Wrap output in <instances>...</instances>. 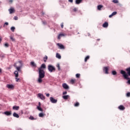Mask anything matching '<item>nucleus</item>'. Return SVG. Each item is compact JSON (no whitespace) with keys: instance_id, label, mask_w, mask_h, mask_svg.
<instances>
[{"instance_id":"nucleus-1","label":"nucleus","mask_w":130,"mask_h":130,"mask_svg":"<svg viewBox=\"0 0 130 130\" xmlns=\"http://www.w3.org/2000/svg\"><path fill=\"white\" fill-rule=\"evenodd\" d=\"M125 71L127 72V74L126 72L123 70L120 71V74L122 75L125 80H129L130 78L129 77H130V67L126 69Z\"/></svg>"},{"instance_id":"nucleus-2","label":"nucleus","mask_w":130,"mask_h":130,"mask_svg":"<svg viewBox=\"0 0 130 130\" xmlns=\"http://www.w3.org/2000/svg\"><path fill=\"white\" fill-rule=\"evenodd\" d=\"M45 77V72H44V70L39 69V78L38 80V83L40 84L42 83V79Z\"/></svg>"},{"instance_id":"nucleus-3","label":"nucleus","mask_w":130,"mask_h":130,"mask_svg":"<svg viewBox=\"0 0 130 130\" xmlns=\"http://www.w3.org/2000/svg\"><path fill=\"white\" fill-rule=\"evenodd\" d=\"M14 68H15L18 72H21V69L23 67V62L22 61H19L14 64Z\"/></svg>"},{"instance_id":"nucleus-4","label":"nucleus","mask_w":130,"mask_h":130,"mask_svg":"<svg viewBox=\"0 0 130 130\" xmlns=\"http://www.w3.org/2000/svg\"><path fill=\"white\" fill-rule=\"evenodd\" d=\"M48 70L50 73H52V72H55V68L51 65H49L48 66Z\"/></svg>"},{"instance_id":"nucleus-5","label":"nucleus","mask_w":130,"mask_h":130,"mask_svg":"<svg viewBox=\"0 0 130 130\" xmlns=\"http://www.w3.org/2000/svg\"><path fill=\"white\" fill-rule=\"evenodd\" d=\"M14 75H15L16 82H20V78H18V77H19V73L18 71H15L14 72Z\"/></svg>"},{"instance_id":"nucleus-6","label":"nucleus","mask_w":130,"mask_h":130,"mask_svg":"<svg viewBox=\"0 0 130 130\" xmlns=\"http://www.w3.org/2000/svg\"><path fill=\"white\" fill-rule=\"evenodd\" d=\"M38 97H39L40 99L42 100H44L45 99V96L43 94L41 93H38Z\"/></svg>"},{"instance_id":"nucleus-7","label":"nucleus","mask_w":130,"mask_h":130,"mask_svg":"<svg viewBox=\"0 0 130 130\" xmlns=\"http://www.w3.org/2000/svg\"><path fill=\"white\" fill-rule=\"evenodd\" d=\"M50 100L52 103H56L57 102V100L54 99L53 97H50Z\"/></svg>"},{"instance_id":"nucleus-8","label":"nucleus","mask_w":130,"mask_h":130,"mask_svg":"<svg viewBox=\"0 0 130 130\" xmlns=\"http://www.w3.org/2000/svg\"><path fill=\"white\" fill-rule=\"evenodd\" d=\"M57 46L59 47V48L60 49H64V46H63V45L61 44H59V43H57Z\"/></svg>"},{"instance_id":"nucleus-9","label":"nucleus","mask_w":130,"mask_h":130,"mask_svg":"<svg viewBox=\"0 0 130 130\" xmlns=\"http://www.w3.org/2000/svg\"><path fill=\"white\" fill-rule=\"evenodd\" d=\"M7 88H8V89H14V86L13 84H7L6 86Z\"/></svg>"},{"instance_id":"nucleus-10","label":"nucleus","mask_w":130,"mask_h":130,"mask_svg":"<svg viewBox=\"0 0 130 130\" xmlns=\"http://www.w3.org/2000/svg\"><path fill=\"white\" fill-rule=\"evenodd\" d=\"M108 70H109V68L106 67H104L103 70L104 72H105V74H109L108 73Z\"/></svg>"},{"instance_id":"nucleus-11","label":"nucleus","mask_w":130,"mask_h":130,"mask_svg":"<svg viewBox=\"0 0 130 130\" xmlns=\"http://www.w3.org/2000/svg\"><path fill=\"white\" fill-rule=\"evenodd\" d=\"M4 113L5 115H7L8 116H9V115H12V111H6Z\"/></svg>"},{"instance_id":"nucleus-12","label":"nucleus","mask_w":130,"mask_h":130,"mask_svg":"<svg viewBox=\"0 0 130 130\" xmlns=\"http://www.w3.org/2000/svg\"><path fill=\"white\" fill-rule=\"evenodd\" d=\"M118 109H120V110H124L125 109V107L122 105H120L118 107Z\"/></svg>"},{"instance_id":"nucleus-13","label":"nucleus","mask_w":130,"mask_h":130,"mask_svg":"<svg viewBox=\"0 0 130 130\" xmlns=\"http://www.w3.org/2000/svg\"><path fill=\"white\" fill-rule=\"evenodd\" d=\"M103 27L104 28H107L108 27V22H105L103 24Z\"/></svg>"},{"instance_id":"nucleus-14","label":"nucleus","mask_w":130,"mask_h":130,"mask_svg":"<svg viewBox=\"0 0 130 130\" xmlns=\"http://www.w3.org/2000/svg\"><path fill=\"white\" fill-rule=\"evenodd\" d=\"M116 14H117V12H114L112 13V14H111L110 15H109V18H112V17H113V16H115V15H116Z\"/></svg>"},{"instance_id":"nucleus-15","label":"nucleus","mask_w":130,"mask_h":130,"mask_svg":"<svg viewBox=\"0 0 130 130\" xmlns=\"http://www.w3.org/2000/svg\"><path fill=\"white\" fill-rule=\"evenodd\" d=\"M62 87L64 89H69V85H68L66 83H63L62 84Z\"/></svg>"},{"instance_id":"nucleus-16","label":"nucleus","mask_w":130,"mask_h":130,"mask_svg":"<svg viewBox=\"0 0 130 130\" xmlns=\"http://www.w3.org/2000/svg\"><path fill=\"white\" fill-rule=\"evenodd\" d=\"M13 110H18L19 109H20V107L14 106L13 107Z\"/></svg>"},{"instance_id":"nucleus-17","label":"nucleus","mask_w":130,"mask_h":130,"mask_svg":"<svg viewBox=\"0 0 130 130\" xmlns=\"http://www.w3.org/2000/svg\"><path fill=\"white\" fill-rule=\"evenodd\" d=\"M82 2H83V0H76L75 4L76 5H80Z\"/></svg>"},{"instance_id":"nucleus-18","label":"nucleus","mask_w":130,"mask_h":130,"mask_svg":"<svg viewBox=\"0 0 130 130\" xmlns=\"http://www.w3.org/2000/svg\"><path fill=\"white\" fill-rule=\"evenodd\" d=\"M13 116L14 117H16V118H19L20 117V116H19V115L16 113H14Z\"/></svg>"},{"instance_id":"nucleus-19","label":"nucleus","mask_w":130,"mask_h":130,"mask_svg":"<svg viewBox=\"0 0 130 130\" xmlns=\"http://www.w3.org/2000/svg\"><path fill=\"white\" fill-rule=\"evenodd\" d=\"M56 57L57 58H58L59 59H60V58H61V56L60 55V54H59V53H57L56 54Z\"/></svg>"},{"instance_id":"nucleus-20","label":"nucleus","mask_w":130,"mask_h":130,"mask_svg":"<svg viewBox=\"0 0 130 130\" xmlns=\"http://www.w3.org/2000/svg\"><path fill=\"white\" fill-rule=\"evenodd\" d=\"M63 99H64V100H67L70 98V95H63L62 96Z\"/></svg>"},{"instance_id":"nucleus-21","label":"nucleus","mask_w":130,"mask_h":130,"mask_svg":"<svg viewBox=\"0 0 130 130\" xmlns=\"http://www.w3.org/2000/svg\"><path fill=\"white\" fill-rule=\"evenodd\" d=\"M9 11L10 12V14H13L14 12H15V10L14 8H11L9 9Z\"/></svg>"},{"instance_id":"nucleus-22","label":"nucleus","mask_w":130,"mask_h":130,"mask_svg":"<svg viewBox=\"0 0 130 130\" xmlns=\"http://www.w3.org/2000/svg\"><path fill=\"white\" fill-rule=\"evenodd\" d=\"M39 69H41V70H42V69H46V66L45 64H42L41 67Z\"/></svg>"},{"instance_id":"nucleus-23","label":"nucleus","mask_w":130,"mask_h":130,"mask_svg":"<svg viewBox=\"0 0 130 130\" xmlns=\"http://www.w3.org/2000/svg\"><path fill=\"white\" fill-rule=\"evenodd\" d=\"M65 36L64 34H59L58 36V39H60V38H61V37Z\"/></svg>"},{"instance_id":"nucleus-24","label":"nucleus","mask_w":130,"mask_h":130,"mask_svg":"<svg viewBox=\"0 0 130 130\" xmlns=\"http://www.w3.org/2000/svg\"><path fill=\"white\" fill-rule=\"evenodd\" d=\"M102 8H103V6L100 5L98 6V10H99V11H101V9H102Z\"/></svg>"},{"instance_id":"nucleus-25","label":"nucleus","mask_w":130,"mask_h":130,"mask_svg":"<svg viewBox=\"0 0 130 130\" xmlns=\"http://www.w3.org/2000/svg\"><path fill=\"white\" fill-rule=\"evenodd\" d=\"M30 66H32L34 68H36V64L34 62H31Z\"/></svg>"},{"instance_id":"nucleus-26","label":"nucleus","mask_w":130,"mask_h":130,"mask_svg":"<svg viewBox=\"0 0 130 130\" xmlns=\"http://www.w3.org/2000/svg\"><path fill=\"white\" fill-rule=\"evenodd\" d=\"M48 57H47V56H45L44 58H43V60L44 61V62H46V61L47 60Z\"/></svg>"},{"instance_id":"nucleus-27","label":"nucleus","mask_w":130,"mask_h":130,"mask_svg":"<svg viewBox=\"0 0 130 130\" xmlns=\"http://www.w3.org/2000/svg\"><path fill=\"white\" fill-rule=\"evenodd\" d=\"M70 83L71 84H75V83H76V79H71Z\"/></svg>"},{"instance_id":"nucleus-28","label":"nucleus","mask_w":130,"mask_h":130,"mask_svg":"<svg viewBox=\"0 0 130 130\" xmlns=\"http://www.w3.org/2000/svg\"><path fill=\"white\" fill-rule=\"evenodd\" d=\"M90 58V56H87L84 59V61L85 62H87V61L88 60V59H89Z\"/></svg>"},{"instance_id":"nucleus-29","label":"nucleus","mask_w":130,"mask_h":130,"mask_svg":"<svg viewBox=\"0 0 130 130\" xmlns=\"http://www.w3.org/2000/svg\"><path fill=\"white\" fill-rule=\"evenodd\" d=\"M80 106V103L79 102H76L75 104H74V106L75 107H78Z\"/></svg>"},{"instance_id":"nucleus-30","label":"nucleus","mask_w":130,"mask_h":130,"mask_svg":"<svg viewBox=\"0 0 130 130\" xmlns=\"http://www.w3.org/2000/svg\"><path fill=\"white\" fill-rule=\"evenodd\" d=\"M45 115V114L42 113H40L39 114V116L40 117H44V116Z\"/></svg>"},{"instance_id":"nucleus-31","label":"nucleus","mask_w":130,"mask_h":130,"mask_svg":"<svg viewBox=\"0 0 130 130\" xmlns=\"http://www.w3.org/2000/svg\"><path fill=\"white\" fill-rule=\"evenodd\" d=\"M16 29V28H15V27L12 26L11 27V30L12 31V32H15V29Z\"/></svg>"},{"instance_id":"nucleus-32","label":"nucleus","mask_w":130,"mask_h":130,"mask_svg":"<svg viewBox=\"0 0 130 130\" xmlns=\"http://www.w3.org/2000/svg\"><path fill=\"white\" fill-rule=\"evenodd\" d=\"M37 109H38L39 111H43V110L42 108H41V107H37Z\"/></svg>"},{"instance_id":"nucleus-33","label":"nucleus","mask_w":130,"mask_h":130,"mask_svg":"<svg viewBox=\"0 0 130 130\" xmlns=\"http://www.w3.org/2000/svg\"><path fill=\"white\" fill-rule=\"evenodd\" d=\"M116 74H117L116 71H112V75H113L114 76H115V75H116Z\"/></svg>"},{"instance_id":"nucleus-34","label":"nucleus","mask_w":130,"mask_h":130,"mask_svg":"<svg viewBox=\"0 0 130 130\" xmlns=\"http://www.w3.org/2000/svg\"><path fill=\"white\" fill-rule=\"evenodd\" d=\"M112 2L114 4H118V0H113Z\"/></svg>"},{"instance_id":"nucleus-35","label":"nucleus","mask_w":130,"mask_h":130,"mask_svg":"<svg viewBox=\"0 0 130 130\" xmlns=\"http://www.w3.org/2000/svg\"><path fill=\"white\" fill-rule=\"evenodd\" d=\"M29 119H30L31 120H34V119H35V118H34V117L30 116L29 117Z\"/></svg>"},{"instance_id":"nucleus-36","label":"nucleus","mask_w":130,"mask_h":130,"mask_svg":"<svg viewBox=\"0 0 130 130\" xmlns=\"http://www.w3.org/2000/svg\"><path fill=\"white\" fill-rule=\"evenodd\" d=\"M80 76H81V75L80 74H77L76 75V78H80Z\"/></svg>"},{"instance_id":"nucleus-37","label":"nucleus","mask_w":130,"mask_h":130,"mask_svg":"<svg viewBox=\"0 0 130 130\" xmlns=\"http://www.w3.org/2000/svg\"><path fill=\"white\" fill-rule=\"evenodd\" d=\"M10 39L12 40V41H15V38H14L13 37H10Z\"/></svg>"},{"instance_id":"nucleus-38","label":"nucleus","mask_w":130,"mask_h":130,"mask_svg":"<svg viewBox=\"0 0 130 130\" xmlns=\"http://www.w3.org/2000/svg\"><path fill=\"white\" fill-rule=\"evenodd\" d=\"M77 11H78V8H75L74 9H73V11L77 12Z\"/></svg>"},{"instance_id":"nucleus-39","label":"nucleus","mask_w":130,"mask_h":130,"mask_svg":"<svg viewBox=\"0 0 130 130\" xmlns=\"http://www.w3.org/2000/svg\"><path fill=\"white\" fill-rule=\"evenodd\" d=\"M5 47H9V44L8 43L5 44Z\"/></svg>"},{"instance_id":"nucleus-40","label":"nucleus","mask_w":130,"mask_h":130,"mask_svg":"<svg viewBox=\"0 0 130 130\" xmlns=\"http://www.w3.org/2000/svg\"><path fill=\"white\" fill-rule=\"evenodd\" d=\"M126 96L127 97H130V92H128L126 93Z\"/></svg>"},{"instance_id":"nucleus-41","label":"nucleus","mask_w":130,"mask_h":130,"mask_svg":"<svg viewBox=\"0 0 130 130\" xmlns=\"http://www.w3.org/2000/svg\"><path fill=\"white\" fill-rule=\"evenodd\" d=\"M62 94H63V95H66V94H68V92L64 91V92H63Z\"/></svg>"},{"instance_id":"nucleus-42","label":"nucleus","mask_w":130,"mask_h":130,"mask_svg":"<svg viewBox=\"0 0 130 130\" xmlns=\"http://www.w3.org/2000/svg\"><path fill=\"white\" fill-rule=\"evenodd\" d=\"M14 20H18V17L15 16V17H14Z\"/></svg>"},{"instance_id":"nucleus-43","label":"nucleus","mask_w":130,"mask_h":130,"mask_svg":"<svg viewBox=\"0 0 130 130\" xmlns=\"http://www.w3.org/2000/svg\"><path fill=\"white\" fill-rule=\"evenodd\" d=\"M60 26L62 28H63V23H61Z\"/></svg>"},{"instance_id":"nucleus-44","label":"nucleus","mask_w":130,"mask_h":130,"mask_svg":"<svg viewBox=\"0 0 130 130\" xmlns=\"http://www.w3.org/2000/svg\"><path fill=\"white\" fill-rule=\"evenodd\" d=\"M126 80H128L127 81V83L129 84V85H130V79H126Z\"/></svg>"},{"instance_id":"nucleus-45","label":"nucleus","mask_w":130,"mask_h":130,"mask_svg":"<svg viewBox=\"0 0 130 130\" xmlns=\"http://www.w3.org/2000/svg\"><path fill=\"white\" fill-rule=\"evenodd\" d=\"M38 107H41V103L40 102H39V106Z\"/></svg>"},{"instance_id":"nucleus-46","label":"nucleus","mask_w":130,"mask_h":130,"mask_svg":"<svg viewBox=\"0 0 130 130\" xmlns=\"http://www.w3.org/2000/svg\"><path fill=\"white\" fill-rule=\"evenodd\" d=\"M47 97H49V96L50 95V94L49 93H47L46 94Z\"/></svg>"},{"instance_id":"nucleus-47","label":"nucleus","mask_w":130,"mask_h":130,"mask_svg":"<svg viewBox=\"0 0 130 130\" xmlns=\"http://www.w3.org/2000/svg\"><path fill=\"white\" fill-rule=\"evenodd\" d=\"M69 3H73L74 0H69Z\"/></svg>"},{"instance_id":"nucleus-48","label":"nucleus","mask_w":130,"mask_h":130,"mask_svg":"<svg viewBox=\"0 0 130 130\" xmlns=\"http://www.w3.org/2000/svg\"><path fill=\"white\" fill-rule=\"evenodd\" d=\"M4 25H6L7 26H8L9 25V23L8 22H5Z\"/></svg>"},{"instance_id":"nucleus-49","label":"nucleus","mask_w":130,"mask_h":130,"mask_svg":"<svg viewBox=\"0 0 130 130\" xmlns=\"http://www.w3.org/2000/svg\"><path fill=\"white\" fill-rule=\"evenodd\" d=\"M9 3H13V0H9Z\"/></svg>"},{"instance_id":"nucleus-50","label":"nucleus","mask_w":130,"mask_h":130,"mask_svg":"<svg viewBox=\"0 0 130 130\" xmlns=\"http://www.w3.org/2000/svg\"><path fill=\"white\" fill-rule=\"evenodd\" d=\"M57 68H58V70H60V68H59V64H58V66H57Z\"/></svg>"},{"instance_id":"nucleus-51","label":"nucleus","mask_w":130,"mask_h":130,"mask_svg":"<svg viewBox=\"0 0 130 130\" xmlns=\"http://www.w3.org/2000/svg\"><path fill=\"white\" fill-rule=\"evenodd\" d=\"M2 70L0 68V73H2Z\"/></svg>"},{"instance_id":"nucleus-52","label":"nucleus","mask_w":130,"mask_h":130,"mask_svg":"<svg viewBox=\"0 0 130 130\" xmlns=\"http://www.w3.org/2000/svg\"><path fill=\"white\" fill-rule=\"evenodd\" d=\"M100 41V39H97V41Z\"/></svg>"},{"instance_id":"nucleus-53","label":"nucleus","mask_w":130,"mask_h":130,"mask_svg":"<svg viewBox=\"0 0 130 130\" xmlns=\"http://www.w3.org/2000/svg\"><path fill=\"white\" fill-rule=\"evenodd\" d=\"M2 39L1 38H0V43H1V42H2Z\"/></svg>"},{"instance_id":"nucleus-54","label":"nucleus","mask_w":130,"mask_h":130,"mask_svg":"<svg viewBox=\"0 0 130 130\" xmlns=\"http://www.w3.org/2000/svg\"><path fill=\"white\" fill-rule=\"evenodd\" d=\"M78 34H80V33H79V32H78Z\"/></svg>"}]
</instances>
